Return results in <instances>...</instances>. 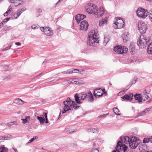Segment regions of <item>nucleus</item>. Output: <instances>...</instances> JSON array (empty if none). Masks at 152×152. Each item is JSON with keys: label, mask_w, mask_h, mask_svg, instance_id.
I'll return each mask as SVG.
<instances>
[{"label": "nucleus", "mask_w": 152, "mask_h": 152, "mask_svg": "<svg viewBox=\"0 0 152 152\" xmlns=\"http://www.w3.org/2000/svg\"><path fill=\"white\" fill-rule=\"evenodd\" d=\"M88 94H89V95H90V100L91 101H93V96L92 95V94L91 92L90 91H89V92L88 93Z\"/></svg>", "instance_id": "obj_44"}, {"label": "nucleus", "mask_w": 152, "mask_h": 152, "mask_svg": "<svg viewBox=\"0 0 152 152\" xmlns=\"http://www.w3.org/2000/svg\"><path fill=\"white\" fill-rule=\"evenodd\" d=\"M60 110V113H59V116H58V119H59L60 118V117H61V109H59Z\"/></svg>", "instance_id": "obj_61"}, {"label": "nucleus", "mask_w": 152, "mask_h": 152, "mask_svg": "<svg viewBox=\"0 0 152 152\" xmlns=\"http://www.w3.org/2000/svg\"><path fill=\"white\" fill-rule=\"evenodd\" d=\"M107 18L106 17L104 18V19H102V20L105 24H106L107 22Z\"/></svg>", "instance_id": "obj_46"}, {"label": "nucleus", "mask_w": 152, "mask_h": 152, "mask_svg": "<svg viewBox=\"0 0 152 152\" xmlns=\"http://www.w3.org/2000/svg\"><path fill=\"white\" fill-rule=\"evenodd\" d=\"M86 15H85L77 14L75 17V19L77 23H79L81 20L83 19L86 18Z\"/></svg>", "instance_id": "obj_17"}, {"label": "nucleus", "mask_w": 152, "mask_h": 152, "mask_svg": "<svg viewBox=\"0 0 152 152\" xmlns=\"http://www.w3.org/2000/svg\"><path fill=\"white\" fill-rule=\"evenodd\" d=\"M14 103L18 104H22L26 103V102L22 101L20 99H17L14 100Z\"/></svg>", "instance_id": "obj_23"}, {"label": "nucleus", "mask_w": 152, "mask_h": 152, "mask_svg": "<svg viewBox=\"0 0 152 152\" xmlns=\"http://www.w3.org/2000/svg\"><path fill=\"white\" fill-rule=\"evenodd\" d=\"M108 114V113L106 114H104L103 115H101L98 117V118H104L107 116Z\"/></svg>", "instance_id": "obj_38"}, {"label": "nucleus", "mask_w": 152, "mask_h": 152, "mask_svg": "<svg viewBox=\"0 0 152 152\" xmlns=\"http://www.w3.org/2000/svg\"><path fill=\"white\" fill-rule=\"evenodd\" d=\"M40 29L48 36H51L53 35V31L51 28L49 27H41L40 28Z\"/></svg>", "instance_id": "obj_8"}, {"label": "nucleus", "mask_w": 152, "mask_h": 152, "mask_svg": "<svg viewBox=\"0 0 152 152\" xmlns=\"http://www.w3.org/2000/svg\"><path fill=\"white\" fill-rule=\"evenodd\" d=\"M10 12V9H9L4 14V16H7L8 13L9 12Z\"/></svg>", "instance_id": "obj_49"}, {"label": "nucleus", "mask_w": 152, "mask_h": 152, "mask_svg": "<svg viewBox=\"0 0 152 152\" xmlns=\"http://www.w3.org/2000/svg\"><path fill=\"white\" fill-rule=\"evenodd\" d=\"M137 16L140 18H145L148 15L147 10L141 8H139L136 11Z\"/></svg>", "instance_id": "obj_4"}, {"label": "nucleus", "mask_w": 152, "mask_h": 152, "mask_svg": "<svg viewBox=\"0 0 152 152\" xmlns=\"http://www.w3.org/2000/svg\"><path fill=\"white\" fill-rule=\"evenodd\" d=\"M43 115H44V117H45V123L46 124L48 123L49 122L48 121V120L47 117V113H43Z\"/></svg>", "instance_id": "obj_34"}, {"label": "nucleus", "mask_w": 152, "mask_h": 152, "mask_svg": "<svg viewBox=\"0 0 152 152\" xmlns=\"http://www.w3.org/2000/svg\"><path fill=\"white\" fill-rule=\"evenodd\" d=\"M147 51L149 54H152V42H151L148 45Z\"/></svg>", "instance_id": "obj_27"}, {"label": "nucleus", "mask_w": 152, "mask_h": 152, "mask_svg": "<svg viewBox=\"0 0 152 152\" xmlns=\"http://www.w3.org/2000/svg\"><path fill=\"white\" fill-rule=\"evenodd\" d=\"M87 96V95L86 94H83L81 95V96H80V99L82 100H84Z\"/></svg>", "instance_id": "obj_39"}, {"label": "nucleus", "mask_w": 152, "mask_h": 152, "mask_svg": "<svg viewBox=\"0 0 152 152\" xmlns=\"http://www.w3.org/2000/svg\"><path fill=\"white\" fill-rule=\"evenodd\" d=\"M132 97L133 94L130 93L129 94H126L124 96H122L121 98L126 101H130L132 100Z\"/></svg>", "instance_id": "obj_16"}, {"label": "nucleus", "mask_w": 152, "mask_h": 152, "mask_svg": "<svg viewBox=\"0 0 152 152\" xmlns=\"http://www.w3.org/2000/svg\"><path fill=\"white\" fill-rule=\"evenodd\" d=\"M149 94L147 93L145 91L142 96L140 94H136L134 96L135 99L139 102H143V103L149 104L151 101V99L149 97Z\"/></svg>", "instance_id": "obj_1"}, {"label": "nucleus", "mask_w": 152, "mask_h": 152, "mask_svg": "<svg viewBox=\"0 0 152 152\" xmlns=\"http://www.w3.org/2000/svg\"><path fill=\"white\" fill-rule=\"evenodd\" d=\"M113 26L116 29L121 28L124 26L125 23L122 18H115L114 20Z\"/></svg>", "instance_id": "obj_3"}, {"label": "nucleus", "mask_w": 152, "mask_h": 152, "mask_svg": "<svg viewBox=\"0 0 152 152\" xmlns=\"http://www.w3.org/2000/svg\"><path fill=\"white\" fill-rule=\"evenodd\" d=\"M64 104H75V102L71 100L69 97H68L63 102Z\"/></svg>", "instance_id": "obj_20"}, {"label": "nucleus", "mask_w": 152, "mask_h": 152, "mask_svg": "<svg viewBox=\"0 0 152 152\" xmlns=\"http://www.w3.org/2000/svg\"><path fill=\"white\" fill-rule=\"evenodd\" d=\"M132 139L128 136H124V141L125 143L128 144L129 142L131 141Z\"/></svg>", "instance_id": "obj_28"}, {"label": "nucleus", "mask_w": 152, "mask_h": 152, "mask_svg": "<svg viewBox=\"0 0 152 152\" xmlns=\"http://www.w3.org/2000/svg\"><path fill=\"white\" fill-rule=\"evenodd\" d=\"M124 137L123 136H121L120 137V139L122 142L124 141Z\"/></svg>", "instance_id": "obj_57"}, {"label": "nucleus", "mask_w": 152, "mask_h": 152, "mask_svg": "<svg viewBox=\"0 0 152 152\" xmlns=\"http://www.w3.org/2000/svg\"><path fill=\"white\" fill-rule=\"evenodd\" d=\"M5 140V137L3 136H0V140Z\"/></svg>", "instance_id": "obj_59"}, {"label": "nucleus", "mask_w": 152, "mask_h": 152, "mask_svg": "<svg viewBox=\"0 0 152 152\" xmlns=\"http://www.w3.org/2000/svg\"><path fill=\"white\" fill-rule=\"evenodd\" d=\"M71 107L69 105H64L62 111V114L64 113L67 111L71 110L70 107Z\"/></svg>", "instance_id": "obj_24"}, {"label": "nucleus", "mask_w": 152, "mask_h": 152, "mask_svg": "<svg viewBox=\"0 0 152 152\" xmlns=\"http://www.w3.org/2000/svg\"><path fill=\"white\" fill-rule=\"evenodd\" d=\"M95 151H96V152H99V150H98L97 148L95 149L93 151H92L91 152H94Z\"/></svg>", "instance_id": "obj_58"}, {"label": "nucleus", "mask_w": 152, "mask_h": 152, "mask_svg": "<svg viewBox=\"0 0 152 152\" xmlns=\"http://www.w3.org/2000/svg\"><path fill=\"white\" fill-rule=\"evenodd\" d=\"M103 92L101 88L95 89L94 92V94L96 97H99L103 95Z\"/></svg>", "instance_id": "obj_14"}, {"label": "nucleus", "mask_w": 152, "mask_h": 152, "mask_svg": "<svg viewBox=\"0 0 152 152\" xmlns=\"http://www.w3.org/2000/svg\"><path fill=\"white\" fill-rule=\"evenodd\" d=\"M88 22L86 20H83L80 23V30L86 31L88 29Z\"/></svg>", "instance_id": "obj_10"}, {"label": "nucleus", "mask_w": 152, "mask_h": 152, "mask_svg": "<svg viewBox=\"0 0 152 152\" xmlns=\"http://www.w3.org/2000/svg\"><path fill=\"white\" fill-rule=\"evenodd\" d=\"M32 28L33 29H35L36 28H38V27L35 25H33L31 26Z\"/></svg>", "instance_id": "obj_53"}, {"label": "nucleus", "mask_w": 152, "mask_h": 152, "mask_svg": "<svg viewBox=\"0 0 152 152\" xmlns=\"http://www.w3.org/2000/svg\"><path fill=\"white\" fill-rule=\"evenodd\" d=\"M105 24L102 21V20H101L99 21V25L100 27H102Z\"/></svg>", "instance_id": "obj_47"}, {"label": "nucleus", "mask_w": 152, "mask_h": 152, "mask_svg": "<svg viewBox=\"0 0 152 152\" xmlns=\"http://www.w3.org/2000/svg\"><path fill=\"white\" fill-rule=\"evenodd\" d=\"M96 34L94 30H91L89 32L88 39L90 45H93L95 43H97L99 42Z\"/></svg>", "instance_id": "obj_2"}, {"label": "nucleus", "mask_w": 152, "mask_h": 152, "mask_svg": "<svg viewBox=\"0 0 152 152\" xmlns=\"http://www.w3.org/2000/svg\"><path fill=\"white\" fill-rule=\"evenodd\" d=\"M122 37L124 42H126L129 40L130 37V36L128 33H124L123 34Z\"/></svg>", "instance_id": "obj_22"}, {"label": "nucleus", "mask_w": 152, "mask_h": 152, "mask_svg": "<svg viewBox=\"0 0 152 152\" xmlns=\"http://www.w3.org/2000/svg\"><path fill=\"white\" fill-rule=\"evenodd\" d=\"M109 39L107 38V37H105L104 38V42H105L107 43L109 41Z\"/></svg>", "instance_id": "obj_55"}, {"label": "nucleus", "mask_w": 152, "mask_h": 152, "mask_svg": "<svg viewBox=\"0 0 152 152\" xmlns=\"http://www.w3.org/2000/svg\"><path fill=\"white\" fill-rule=\"evenodd\" d=\"M38 137L37 136H34L33 137V138H32L31 139H30L28 141V142L26 143V144H28L30 143H31L32 142H33L34 140L36 139H38Z\"/></svg>", "instance_id": "obj_37"}, {"label": "nucleus", "mask_w": 152, "mask_h": 152, "mask_svg": "<svg viewBox=\"0 0 152 152\" xmlns=\"http://www.w3.org/2000/svg\"><path fill=\"white\" fill-rule=\"evenodd\" d=\"M149 18L151 21L152 22V9H151V12L149 15Z\"/></svg>", "instance_id": "obj_45"}, {"label": "nucleus", "mask_w": 152, "mask_h": 152, "mask_svg": "<svg viewBox=\"0 0 152 152\" xmlns=\"http://www.w3.org/2000/svg\"><path fill=\"white\" fill-rule=\"evenodd\" d=\"M143 147V148L145 149H147V148H148V146L145 144H144L142 145V146L141 147Z\"/></svg>", "instance_id": "obj_51"}, {"label": "nucleus", "mask_w": 152, "mask_h": 152, "mask_svg": "<svg viewBox=\"0 0 152 152\" xmlns=\"http://www.w3.org/2000/svg\"><path fill=\"white\" fill-rule=\"evenodd\" d=\"M148 42V39L145 35H141L140 37L139 40L137 42V44L139 46H143L145 45Z\"/></svg>", "instance_id": "obj_7"}, {"label": "nucleus", "mask_w": 152, "mask_h": 152, "mask_svg": "<svg viewBox=\"0 0 152 152\" xmlns=\"http://www.w3.org/2000/svg\"><path fill=\"white\" fill-rule=\"evenodd\" d=\"M14 150L15 152H18L17 149L16 148H12Z\"/></svg>", "instance_id": "obj_63"}, {"label": "nucleus", "mask_w": 152, "mask_h": 152, "mask_svg": "<svg viewBox=\"0 0 152 152\" xmlns=\"http://www.w3.org/2000/svg\"><path fill=\"white\" fill-rule=\"evenodd\" d=\"M104 10L103 7H100L99 8L96 9L94 15L96 17H100L102 16L104 13Z\"/></svg>", "instance_id": "obj_11"}, {"label": "nucleus", "mask_w": 152, "mask_h": 152, "mask_svg": "<svg viewBox=\"0 0 152 152\" xmlns=\"http://www.w3.org/2000/svg\"><path fill=\"white\" fill-rule=\"evenodd\" d=\"M133 139H132V141H134L135 142H140V140L139 139H137L136 137H132Z\"/></svg>", "instance_id": "obj_43"}, {"label": "nucleus", "mask_w": 152, "mask_h": 152, "mask_svg": "<svg viewBox=\"0 0 152 152\" xmlns=\"http://www.w3.org/2000/svg\"><path fill=\"white\" fill-rule=\"evenodd\" d=\"M71 129H69V131H67V132L68 134L69 133H70L74 132V131L71 130Z\"/></svg>", "instance_id": "obj_56"}, {"label": "nucleus", "mask_w": 152, "mask_h": 152, "mask_svg": "<svg viewBox=\"0 0 152 152\" xmlns=\"http://www.w3.org/2000/svg\"><path fill=\"white\" fill-rule=\"evenodd\" d=\"M37 119L39 120L40 124H43L45 121V120L44 117H42L38 116L37 117Z\"/></svg>", "instance_id": "obj_29"}, {"label": "nucleus", "mask_w": 152, "mask_h": 152, "mask_svg": "<svg viewBox=\"0 0 152 152\" xmlns=\"http://www.w3.org/2000/svg\"><path fill=\"white\" fill-rule=\"evenodd\" d=\"M113 111L115 114L117 115H119L121 114L119 113V111L117 107H114L113 109Z\"/></svg>", "instance_id": "obj_31"}, {"label": "nucleus", "mask_w": 152, "mask_h": 152, "mask_svg": "<svg viewBox=\"0 0 152 152\" xmlns=\"http://www.w3.org/2000/svg\"><path fill=\"white\" fill-rule=\"evenodd\" d=\"M122 149H123V152H125L127 150L128 147L127 146H126V145H125L124 144L123 145V146H122Z\"/></svg>", "instance_id": "obj_41"}, {"label": "nucleus", "mask_w": 152, "mask_h": 152, "mask_svg": "<svg viewBox=\"0 0 152 152\" xmlns=\"http://www.w3.org/2000/svg\"><path fill=\"white\" fill-rule=\"evenodd\" d=\"M122 144L121 143V142L120 140H119L117 143V145L115 147V149L118 148V149H122Z\"/></svg>", "instance_id": "obj_30"}, {"label": "nucleus", "mask_w": 152, "mask_h": 152, "mask_svg": "<svg viewBox=\"0 0 152 152\" xmlns=\"http://www.w3.org/2000/svg\"><path fill=\"white\" fill-rule=\"evenodd\" d=\"M139 151L140 152H146L148 150V148L145 149L143 147H140L139 148Z\"/></svg>", "instance_id": "obj_40"}, {"label": "nucleus", "mask_w": 152, "mask_h": 152, "mask_svg": "<svg viewBox=\"0 0 152 152\" xmlns=\"http://www.w3.org/2000/svg\"><path fill=\"white\" fill-rule=\"evenodd\" d=\"M26 10V9L25 8H23L22 9L18 10L16 13L13 14L12 17V19H14L17 18L22 13V12L25 10Z\"/></svg>", "instance_id": "obj_15"}, {"label": "nucleus", "mask_w": 152, "mask_h": 152, "mask_svg": "<svg viewBox=\"0 0 152 152\" xmlns=\"http://www.w3.org/2000/svg\"><path fill=\"white\" fill-rule=\"evenodd\" d=\"M14 124H15V125H17V123L15 121L10 122V126H12Z\"/></svg>", "instance_id": "obj_52"}, {"label": "nucleus", "mask_w": 152, "mask_h": 152, "mask_svg": "<svg viewBox=\"0 0 152 152\" xmlns=\"http://www.w3.org/2000/svg\"><path fill=\"white\" fill-rule=\"evenodd\" d=\"M0 152H8V149L4 145H1L0 146Z\"/></svg>", "instance_id": "obj_26"}, {"label": "nucleus", "mask_w": 152, "mask_h": 152, "mask_svg": "<svg viewBox=\"0 0 152 152\" xmlns=\"http://www.w3.org/2000/svg\"><path fill=\"white\" fill-rule=\"evenodd\" d=\"M152 110V107H150L148 108H147L146 109L144 110L143 111L141 112L140 113H138L137 116H135V118H136L139 117L143 116L144 115L147 113L149 111H151Z\"/></svg>", "instance_id": "obj_13"}, {"label": "nucleus", "mask_w": 152, "mask_h": 152, "mask_svg": "<svg viewBox=\"0 0 152 152\" xmlns=\"http://www.w3.org/2000/svg\"><path fill=\"white\" fill-rule=\"evenodd\" d=\"M9 49H10V45L7 44L4 46V48L2 50V51H6L8 50Z\"/></svg>", "instance_id": "obj_36"}, {"label": "nucleus", "mask_w": 152, "mask_h": 152, "mask_svg": "<svg viewBox=\"0 0 152 152\" xmlns=\"http://www.w3.org/2000/svg\"><path fill=\"white\" fill-rule=\"evenodd\" d=\"M70 106L72 107L73 106V107H75V109L77 110V109L79 107H80V106H77V105H69Z\"/></svg>", "instance_id": "obj_48"}, {"label": "nucleus", "mask_w": 152, "mask_h": 152, "mask_svg": "<svg viewBox=\"0 0 152 152\" xmlns=\"http://www.w3.org/2000/svg\"><path fill=\"white\" fill-rule=\"evenodd\" d=\"M114 50L118 54L126 53L128 52V48L124 46L118 45L114 47Z\"/></svg>", "instance_id": "obj_5"}, {"label": "nucleus", "mask_w": 152, "mask_h": 152, "mask_svg": "<svg viewBox=\"0 0 152 152\" xmlns=\"http://www.w3.org/2000/svg\"><path fill=\"white\" fill-rule=\"evenodd\" d=\"M11 3L10 5L12 7H16L19 5L23 4L24 2V0H10Z\"/></svg>", "instance_id": "obj_12"}, {"label": "nucleus", "mask_w": 152, "mask_h": 152, "mask_svg": "<svg viewBox=\"0 0 152 152\" xmlns=\"http://www.w3.org/2000/svg\"><path fill=\"white\" fill-rule=\"evenodd\" d=\"M133 142L132 141V139H131V141L128 142L129 147L132 149H134V147Z\"/></svg>", "instance_id": "obj_35"}, {"label": "nucleus", "mask_w": 152, "mask_h": 152, "mask_svg": "<svg viewBox=\"0 0 152 152\" xmlns=\"http://www.w3.org/2000/svg\"><path fill=\"white\" fill-rule=\"evenodd\" d=\"M119 149H118V148L115 149V150H114L112 152H120L119 151Z\"/></svg>", "instance_id": "obj_54"}, {"label": "nucleus", "mask_w": 152, "mask_h": 152, "mask_svg": "<svg viewBox=\"0 0 152 152\" xmlns=\"http://www.w3.org/2000/svg\"><path fill=\"white\" fill-rule=\"evenodd\" d=\"M30 116H26L25 119H23L22 120L23 121V123L24 124L26 123L28 121L30 120Z\"/></svg>", "instance_id": "obj_32"}, {"label": "nucleus", "mask_w": 152, "mask_h": 152, "mask_svg": "<svg viewBox=\"0 0 152 152\" xmlns=\"http://www.w3.org/2000/svg\"><path fill=\"white\" fill-rule=\"evenodd\" d=\"M74 97L77 103L80 104L82 103V102H80L81 99H80V97L79 96L77 93L75 94Z\"/></svg>", "instance_id": "obj_25"}, {"label": "nucleus", "mask_w": 152, "mask_h": 152, "mask_svg": "<svg viewBox=\"0 0 152 152\" xmlns=\"http://www.w3.org/2000/svg\"><path fill=\"white\" fill-rule=\"evenodd\" d=\"M151 137L149 138H145L143 141V142L144 143H146L148 142H151Z\"/></svg>", "instance_id": "obj_33"}, {"label": "nucleus", "mask_w": 152, "mask_h": 152, "mask_svg": "<svg viewBox=\"0 0 152 152\" xmlns=\"http://www.w3.org/2000/svg\"><path fill=\"white\" fill-rule=\"evenodd\" d=\"M37 12H38V13L41 12H42V10L40 9H38L37 10Z\"/></svg>", "instance_id": "obj_60"}, {"label": "nucleus", "mask_w": 152, "mask_h": 152, "mask_svg": "<svg viewBox=\"0 0 152 152\" xmlns=\"http://www.w3.org/2000/svg\"><path fill=\"white\" fill-rule=\"evenodd\" d=\"M9 19H10V18H7L4 20L3 22L4 23H6L9 20Z\"/></svg>", "instance_id": "obj_50"}, {"label": "nucleus", "mask_w": 152, "mask_h": 152, "mask_svg": "<svg viewBox=\"0 0 152 152\" xmlns=\"http://www.w3.org/2000/svg\"><path fill=\"white\" fill-rule=\"evenodd\" d=\"M84 82L82 80L77 79H74L70 82V83L76 84H83Z\"/></svg>", "instance_id": "obj_19"}, {"label": "nucleus", "mask_w": 152, "mask_h": 152, "mask_svg": "<svg viewBox=\"0 0 152 152\" xmlns=\"http://www.w3.org/2000/svg\"><path fill=\"white\" fill-rule=\"evenodd\" d=\"M97 8L96 6L94 4H90L86 9V12L88 14H94Z\"/></svg>", "instance_id": "obj_9"}, {"label": "nucleus", "mask_w": 152, "mask_h": 152, "mask_svg": "<svg viewBox=\"0 0 152 152\" xmlns=\"http://www.w3.org/2000/svg\"><path fill=\"white\" fill-rule=\"evenodd\" d=\"M134 144V149L136 148L139 145V143L140 142H135L134 141H133Z\"/></svg>", "instance_id": "obj_42"}, {"label": "nucleus", "mask_w": 152, "mask_h": 152, "mask_svg": "<svg viewBox=\"0 0 152 152\" xmlns=\"http://www.w3.org/2000/svg\"><path fill=\"white\" fill-rule=\"evenodd\" d=\"M79 70L77 69H71L67 70V71H64L62 73L65 74H71L73 73H79Z\"/></svg>", "instance_id": "obj_18"}, {"label": "nucleus", "mask_w": 152, "mask_h": 152, "mask_svg": "<svg viewBox=\"0 0 152 152\" xmlns=\"http://www.w3.org/2000/svg\"><path fill=\"white\" fill-rule=\"evenodd\" d=\"M3 24V23H0V28L2 27Z\"/></svg>", "instance_id": "obj_64"}, {"label": "nucleus", "mask_w": 152, "mask_h": 152, "mask_svg": "<svg viewBox=\"0 0 152 152\" xmlns=\"http://www.w3.org/2000/svg\"><path fill=\"white\" fill-rule=\"evenodd\" d=\"M86 131L88 132H91L94 133L98 134L99 130L98 128H91L86 129Z\"/></svg>", "instance_id": "obj_21"}, {"label": "nucleus", "mask_w": 152, "mask_h": 152, "mask_svg": "<svg viewBox=\"0 0 152 152\" xmlns=\"http://www.w3.org/2000/svg\"><path fill=\"white\" fill-rule=\"evenodd\" d=\"M138 28L141 34L145 33L147 29L146 24L143 21H140L138 23Z\"/></svg>", "instance_id": "obj_6"}, {"label": "nucleus", "mask_w": 152, "mask_h": 152, "mask_svg": "<svg viewBox=\"0 0 152 152\" xmlns=\"http://www.w3.org/2000/svg\"><path fill=\"white\" fill-rule=\"evenodd\" d=\"M15 45H17L20 46L21 45V44L19 42H17L15 43Z\"/></svg>", "instance_id": "obj_62"}]
</instances>
